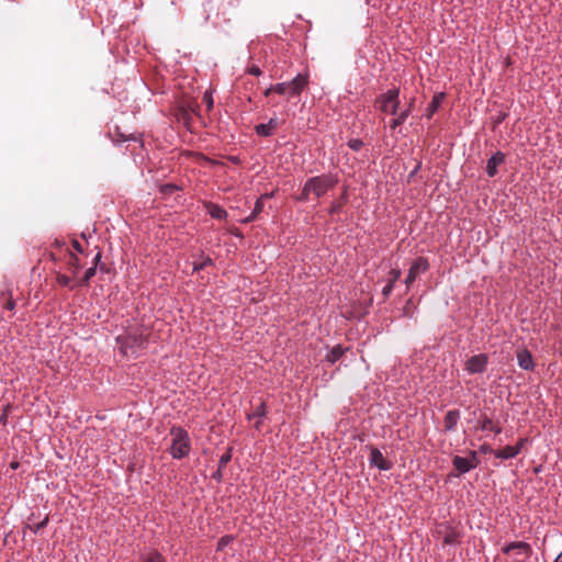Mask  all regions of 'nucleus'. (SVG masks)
Segmentation results:
<instances>
[{"instance_id":"obj_1","label":"nucleus","mask_w":562,"mask_h":562,"mask_svg":"<svg viewBox=\"0 0 562 562\" xmlns=\"http://www.w3.org/2000/svg\"><path fill=\"white\" fill-rule=\"evenodd\" d=\"M149 331L143 325H130L124 334L116 337L120 352L125 357H137L147 347Z\"/></svg>"},{"instance_id":"obj_2","label":"nucleus","mask_w":562,"mask_h":562,"mask_svg":"<svg viewBox=\"0 0 562 562\" xmlns=\"http://www.w3.org/2000/svg\"><path fill=\"white\" fill-rule=\"evenodd\" d=\"M338 183V179L331 175H321L308 178L302 189L301 194L296 198L300 202H307L311 195L316 199L324 196Z\"/></svg>"},{"instance_id":"obj_3","label":"nucleus","mask_w":562,"mask_h":562,"mask_svg":"<svg viewBox=\"0 0 562 562\" xmlns=\"http://www.w3.org/2000/svg\"><path fill=\"white\" fill-rule=\"evenodd\" d=\"M239 5V0H206L204 10L210 13L214 12L216 16H221L224 22H229Z\"/></svg>"},{"instance_id":"obj_4","label":"nucleus","mask_w":562,"mask_h":562,"mask_svg":"<svg viewBox=\"0 0 562 562\" xmlns=\"http://www.w3.org/2000/svg\"><path fill=\"white\" fill-rule=\"evenodd\" d=\"M172 443L170 446V454L175 459H182L190 452V438L188 432L181 427H172Z\"/></svg>"},{"instance_id":"obj_5","label":"nucleus","mask_w":562,"mask_h":562,"mask_svg":"<svg viewBox=\"0 0 562 562\" xmlns=\"http://www.w3.org/2000/svg\"><path fill=\"white\" fill-rule=\"evenodd\" d=\"M400 89L392 88L376 97L374 101L375 108L385 114H397L400 108Z\"/></svg>"},{"instance_id":"obj_6","label":"nucleus","mask_w":562,"mask_h":562,"mask_svg":"<svg viewBox=\"0 0 562 562\" xmlns=\"http://www.w3.org/2000/svg\"><path fill=\"white\" fill-rule=\"evenodd\" d=\"M308 85V77L299 74L295 78L288 82L273 85L274 92L278 94H288L289 97L300 95Z\"/></svg>"},{"instance_id":"obj_7","label":"nucleus","mask_w":562,"mask_h":562,"mask_svg":"<svg viewBox=\"0 0 562 562\" xmlns=\"http://www.w3.org/2000/svg\"><path fill=\"white\" fill-rule=\"evenodd\" d=\"M198 109L199 105L195 102H189L180 105L175 112L176 120L178 123L190 130L192 124V114H198Z\"/></svg>"},{"instance_id":"obj_8","label":"nucleus","mask_w":562,"mask_h":562,"mask_svg":"<svg viewBox=\"0 0 562 562\" xmlns=\"http://www.w3.org/2000/svg\"><path fill=\"white\" fill-rule=\"evenodd\" d=\"M429 262L428 259L425 257H418L413 262L408 270L407 277L405 279L406 289L408 290L409 286L414 283V281L417 279L419 273H424L428 270Z\"/></svg>"},{"instance_id":"obj_9","label":"nucleus","mask_w":562,"mask_h":562,"mask_svg":"<svg viewBox=\"0 0 562 562\" xmlns=\"http://www.w3.org/2000/svg\"><path fill=\"white\" fill-rule=\"evenodd\" d=\"M488 358L485 353L472 356L465 362V370L470 374L483 373L486 370Z\"/></svg>"},{"instance_id":"obj_10","label":"nucleus","mask_w":562,"mask_h":562,"mask_svg":"<svg viewBox=\"0 0 562 562\" xmlns=\"http://www.w3.org/2000/svg\"><path fill=\"white\" fill-rule=\"evenodd\" d=\"M369 462H370L371 467H375L381 471H387L392 468V463L390 461H387L383 457L382 452L375 447L370 448Z\"/></svg>"},{"instance_id":"obj_11","label":"nucleus","mask_w":562,"mask_h":562,"mask_svg":"<svg viewBox=\"0 0 562 562\" xmlns=\"http://www.w3.org/2000/svg\"><path fill=\"white\" fill-rule=\"evenodd\" d=\"M502 551L508 554L512 551H517V554H521L525 559H529L532 554V549L529 543L525 541H514L505 546Z\"/></svg>"},{"instance_id":"obj_12","label":"nucleus","mask_w":562,"mask_h":562,"mask_svg":"<svg viewBox=\"0 0 562 562\" xmlns=\"http://www.w3.org/2000/svg\"><path fill=\"white\" fill-rule=\"evenodd\" d=\"M280 122L278 117H271L268 123L258 124L255 126V132L258 136L269 137L274 134V131L279 127Z\"/></svg>"},{"instance_id":"obj_13","label":"nucleus","mask_w":562,"mask_h":562,"mask_svg":"<svg viewBox=\"0 0 562 562\" xmlns=\"http://www.w3.org/2000/svg\"><path fill=\"white\" fill-rule=\"evenodd\" d=\"M505 162V154L502 151H496L492 157L487 160L486 164V173L488 177L493 178L497 175V167Z\"/></svg>"},{"instance_id":"obj_14","label":"nucleus","mask_w":562,"mask_h":562,"mask_svg":"<svg viewBox=\"0 0 562 562\" xmlns=\"http://www.w3.org/2000/svg\"><path fill=\"white\" fill-rule=\"evenodd\" d=\"M517 361L518 366L526 371H532L535 369L532 355L527 349H521L517 352Z\"/></svg>"},{"instance_id":"obj_15","label":"nucleus","mask_w":562,"mask_h":562,"mask_svg":"<svg viewBox=\"0 0 562 562\" xmlns=\"http://www.w3.org/2000/svg\"><path fill=\"white\" fill-rule=\"evenodd\" d=\"M414 99L411 100V102L408 103L407 108L405 110H403L402 112L395 114L396 117H394L393 120L390 121V128L391 130H396L398 126H401L402 124L405 123V121L407 120V117L409 116V114L412 113L413 111V108H414Z\"/></svg>"},{"instance_id":"obj_16","label":"nucleus","mask_w":562,"mask_h":562,"mask_svg":"<svg viewBox=\"0 0 562 562\" xmlns=\"http://www.w3.org/2000/svg\"><path fill=\"white\" fill-rule=\"evenodd\" d=\"M460 419V411L459 409H450L447 412L445 419H443V427L445 431L451 432L454 431L457 428V425Z\"/></svg>"},{"instance_id":"obj_17","label":"nucleus","mask_w":562,"mask_h":562,"mask_svg":"<svg viewBox=\"0 0 562 562\" xmlns=\"http://www.w3.org/2000/svg\"><path fill=\"white\" fill-rule=\"evenodd\" d=\"M273 192L265 193L260 195V198L256 201L255 207L250 215L244 220L245 223H250L257 218V216L263 211V201L271 199L273 196Z\"/></svg>"},{"instance_id":"obj_18","label":"nucleus","mask_w":562,"mask_h":562,"mask_svg":"<svg viewBox=\"0 0 562 562\" xmlns=\"http://www.w3.org/2000/svg\"><path fill=\"white\" fill-rule=\"evenodd\" d=\"M401 278V270L400 269H392L390 272H389V277H387V283L385 284V286L382 289V294L384 296V299H387L390 296V294L392 293L393 291V288H394V284L395 282Z\"/></svg>"},{"instance_id":"obj_19","label":"nucleus","mask_w":562,"mask_h":562,"mask_svg":"<svg viewBox=\"0 0 562 562\" xmlns=\"http://www.w3.org/2000/svg\"><path fill=\"white\" fill-rule=\"evenodd\" d=\"M205 209L212 218L223 221L226 220L228 216L225 209L213 202H206Z\"/></svg>"},{"instance_id":"obj_20","label":"nucleus","mask_w":562,"mask_h":562,"mask_svg":"<svg viewBox=\"0 0 562 562\" xmlns=\"http://www.w3.org/2000/svg\"><path fill=\"white\" fill-rule=\"evenodd\" d=\"M452 465L458 471V474H464L473 470V464H471L469 460L460 456L453 457Z\"/></svg>"},{"instance_id":"obj_21","label":"nucleus","mask_w":562,"mask_h":562,"mask_svg":"<svg viewBox=\"0 0 562 562\" xmlns=\"http://www.w3.org/2000/svg\"><path fill=\"white\" fill-rule=\"evenodd\" d=\"M445 97H446V94L443 92H440V93H437L434 95L431 102L428 104V106L426 109V116L428 119H431L432 115L438 111Z\"/></svg>"},{"instance_id":"obj_22","label":"nucleus","mask_w":562,"mask_h":562,"mask_svg":"<svg viewBox=\"0 0 562 562\" xmlns=\"http://www.w3.org/2000/svg\"><path fill=\"white\" fill-rule=\"evenodd\" d=\"M479 428L481 430H492L495 432V435H499L502 432V427L497 424H495L491 418L487 416H483L479 422Z\"/></svg>"},{"instance_id":"obj_23","label":"nucleus","mask_w":562,"mask_h":562,"mask_svg":"<svg viewBox=\"0 0 562 562\" xmlns=\"http://www.w3.org/2000/svg\"><path fill=\"white\" fill-rule=\"evenodd\" d=\"M15 302L12 299V294L9 291L1 292L0 294V308L12 311L14 310Z\"/></svg>"},{"instance_id":"obj_24","label":"nucleus","mask_w":562,"mask_h":562,"mask_svg":"<svg viewBox=\"0 0 562 562\" xmlns=\"http://www.w3.org/2000/svg\"><path fill=\"white\" fill-rule=\"evenodd\" d=\"M517 450L518 449H514L512 446H506L502 449L495 450L494 454L498 459L507 460L515 458L517 456Z\"/></svg>"},{"instance_id":"obj_25","label":"nucleus","mask_w":562,"mask_h":562,"mask_svg":"<svg viewBox=\"0 0 562 562\" xmlns=\"http://www.w3.org/2000/svg\"><path fill=\"white\" fill-rule=\"evenodd\" d=\"M346 350L347 349H344L340 345H337L326 355V360L330 363H335L342 357Z\"/></svg>"},{"instance_id":"obj_26","label":"nucleus","mask_w":562,"mask_h":562,"mask_svg":"<svg viewBox=\"0 0 562 562\" xmlns=\"http://www.w3.org/2000/svg\"><path fill=\"white\" fill-rule=\"evenodd\" d=\"M66 251L69 257V260H68L69 269L72 271V273H77L81 268L79 258L77 256H75L71 251H69L68 249H66Z\"/></svg>"},{"instance_id":"obj_27","label":"nucleus","mask_w":562,"mask_h":562,"mask_svg":"<svg viewBox=\"0 0 562 562\" xmlns=\"http://www.w3.org/2000/svg\"><path fill=\"white\" fill-rule=\"evenodd\" d=\"M459 532L454 529H450L443 537L445 544H454L459 540Z\"/></svg>"},{"instance_id":"obj_28","label":"nucleus","mask_w":562,"mask_h":562,"mask_svg":"<svg viewBox=\"0 0 562 562\" xmlns=\"http://www.w3.org/2000/svg\"><path fill=\"white\" fill-rule=\"evenodd\" d=\"M95 272H97L95 267H90L89 269H87L82 279L79 281L78 285H88L91 278H93L95 276Z\"/></svg>"},{"instance_id":"obj_29","label":"nucleus","mask_w":562,"mask_h":562,"mask_svg":"<svg viewBox=\"0 0 562 562\" xmlns=\"http://www.w3.org/2000/svg\"><path fill=\"white\" fill-rule=\"evenodd\" d=\"M179 190V187L173 183H166L160 187V192L164 195H171Z\"/></svg>"},{"instance_id":"obj_30","label":"nucleus","mask_w":562,"mask_h":562,"mask_svg":"<svg viewBox=\"0 0 562 562\" xmlns=\"http://www.w3.org/2000/svg\"><path fill=\"white\" fill-rule=\"evenodd\" d=\"M143 562H166V560L158 551H151L146 558H144Z\"/></svg>"},{"instance_id":"obj_31","label":"nucleus","mask_w":562,"mask_h":562,"mask_svg":"<svg viewBox=\"0 0 562 562\" xmlns=\"http://www.w3.org/2000/svg\"><path fill=\"white\" fill-rule=\"evenodd\" d=\"M232 460V448H228L225 453H223L218 461L220 468H225L227 463Z\"/></svg>"},{"instance_id":"obj_32","label":"nucleus","mask_w":562,"mask_h":562,"mask_svg":"<svg viewBox=\"0 0 562 562\" xmlns=\"http://www.w3.org/2000/svg\"><path fill=\"white\" fill-rule=\"evenodd\" d=\"M347 145L350 149L359 151L363 146V142L359 138H352L348 140Z\"/></svg>"},{"instance_id":"obj_33","label":"nucleus","mask_w":562,"mask_h":562,"mask_svg":"<svg viewBox=\"0 0 562 562\" xmlns=\"http://www.w3.org/2000/svg\"><path fill=\"white\" fill-rule=\"evenodd\" d=\"M266 414H267L266 405H265V403H261V404H259V405L255 408V411H254L252 415H251V416H249V418H251V417H259V418H262L263 416H266Z\"/></svg>"},{"instance_id":"obj_34","label":"nucleus","mask_w":562,"mask_h":562,"mask_svg":"<svg viewBox=\"0 0 562 562\" xmlns=\"http://www.w3.org/2000/svg\"><path fill=\"white\" fill-rule=\"evenodd\" d=\"M213 263V260L210 257H205L201 262L194 263L193 270L200 271L203 270L205 267L211 266Z\"/></svg>"},{"instance_id":"obj_35","label":"nucleus","mask_w":562,"mask_h":562,"mask_svg":"<svg viewBox=\"0 0 562 562\" xmlns=\"http://www.w3.org/2000/svg\"><path fill=\"white\" fill-rule=\"evenodd\" d=\"M234 540L233 536H224L217 542V550L222 551L226 546H228Z\"/></svg>"},{"instance_id":"obj_36","label":"nucleus","mask_w":562,"mask_h":562,"mask_svg":"<svg viewBox=\"0 0 562 562\" xmlns=\"http://www.w3.org/2000/svg\"><path fill=\"white\" fill-rule=\"evenodd\" d=\"M48 524V517H45L42 521H40L38 524L34 525V526H30V529L34 532V533H38L42 529H44Z\"/></svg>"},{"instance_id":"obj_37","label":"nucleus","mask_w":562,"mask_h":562,"mask_svg":"<svg viewBox=\"0 0 562 562\" xmlns=\"http://www.w3.org/2000/svg\"><path fill=\"white\" fill-rule=\"evenodd\" d=\"M465 459L469 460L471 464H473V469H475L480 463V460L477 459V453L476 451L473 450L469 451V457Z\"/></svg>"},{"instance_id":"obj_38","label":"nucleus","mask_w":562,"mask_h":562,"mask_svg":"<svg viewBox=\"0 0 562 562\" xmlns=\"http://www.w3.org/2000/svg\"><path fill=\"white\" fill-rule=\"evenodd\" d=\"M57 282L63 286H70V278L66 274H58Z\"/></svg>"},{"instance_id":"obj_39","label":"nucleus","mask_w":562,"mask_h":562,"mask_svg":"<svg viewBox=\"0 0 562 562\" xmlns=\"http://www.w3.org/2000/svg\"><path fill=\"white\" fill-rule=\"evenodd\" d=\"M341 207H342V203H340V202H333L330 207H329V210H328V212H329L330 215H334L336 213H339Z\"/></svg>"},{"instance_id":"obj_40","label":"nucleus","mask_w":562,"mask_h":562,"mask_svg":"<svg viewBox=\"0 0 562 562\" xmlns=\"http://www.w3.org/2000/svg\"><path fill=\"white\" fill-rule=\"evenodd\" d=\"M527 442H528V438H520L518 440V442L515 446H512V447L514 449H518L517 450V454H519Z\"/></svg>"},{"instance_id":"obj_41","label":"nucleus","mask_w":562,"mask_h":562,"mask_svg":"<svg viewBox=\"0 0 562 562\" xmlns=\"http://www.w3.org/2000/svg\"><path fill=\"white\" fill-rule=\"evenodd\" d=\"M247 72L252 76H260L261 69L257 65H251L247 68Z\"/></svg>"},{"instance_id":"obj_42","label":"nucleus","mask_w":562,"mask_h":562,"mask_svg":"<svg viewBox=\"0 0 562 562\" xmlns=\"http://www.w3.org/2000/svg\"><path fill=\"white\" fill-rule=\"evenodd\" d=\"M203 102L206 104L209 110L213 108V98L209 92L204 93Z\"/></svg>"},{"instance_id":"obj_43","label":"nucleus","mask_w":562,"mask_h":562,"mask_svg":"<svg viewBox=\"0 0 562 562\" xmlns=\"http://www.w3.org/2000/svg\"><path fill=\"white\" fill-rule=\"evenodd\" d=\"M224 468H220L212 474V479H214L216 482H221L223 479V470Z\"/></svg>"},{"instance_id":"obj_44","label":"nucleus","mask_w":562,"mask_h":562,"mask_svg":"<svg viewBox=\"0 0 562 562\" xmlns=\"http://www.w3.org/2000/svg\"><path fill=\"white\" fill-rule=\"evenodd\" d=\"M480 451L483 452V453H490V452H493L494 453V450L492 449V447L487 443H484L480 447Z\"/></svg>"},{"instance_id":"obj_45","label":"nucleus","mask_w":562,"mask_h":562,"mask_svg":"<svg viewBox=\"0 0 562 562\" xmlns=\"http://www.w3.org/2000/svg\"><path fill=\"white\" fill-rule=\"evenodd\" d=\"M116 134H117V136H119V138H117V140H119V142H126V140H128V139H135L134 137H132V136H126V135H124V134L120 133L119 131H116Z\"/></svg>"},{"instance_id":"obj_46","label":"nucleus","mask_w":562,"mask_h":562,"mask_svg":"<svg viewBox=\"0 0 562 562\" xmlns=\"http://www.w3.org/2000/svg\"><path fill=\"white\" fill-rule=\"evenodd\" d=\"M101 251H98L97 255L94 256L93 258V266L92 267H95L98 269L99 265H100V261H101Z\"/></svg>"},{"instance_id":"obj_47","label":"nucleus","mask_w":562,"mask_h":562,"mask_svg":"<svg viewBox=\"0 0 562 562\" xmlns=\"http://www.w3.org/2000/svg\"><path fill=\"white\" fill-rule=\"evenodd\" d=\"M72 246H74L76 251L83 252V248H82L81 244L78 240H74L72 241Z\"/></svg>"},{"instance_id":"obj_48","label":"nucleus","mask_w":562,"mask_h":562,"mask_svg":"<svg viewBox=\"0 0 562 562\" xmlns=\"http://www.w3.org/2000/svg\"><path fill=\"white\" fill-rule=\"evenodd\" d=\"M272 92H274L273 86H270L268 89L265 90L263 94L265 97H269Z\"/></svg>"},{"instance_id":"obj_49","label":"nucleus","mask_w":562,"mask_h":562,"mask_svg":"<svg viewBox=\"0 0 562 562\" xmlns=\"http://www.w3.org/2000/svg\"><path fill=\"white\" fill-rule=\"evenodd\" d=\"M554 562H562V552L557 557Z\"/></svg>"},{"instance_id":"obj_50","label":"nucleus","mask_w":562,"mask_h":562,"mask_svg":"<svg viewBox=\"0 0 562 562\" xmlns=\"http://www.w3.org/2000/svg\"><path fill=\"white\" fill-rule=\"evenodd\" d=\"M99 269H100L101 271H105V265H104V263L99 265Z\"/></svg>"},{"instance_id":"obj_51","label":"nucleus","mask_w":562,"mask_h":562,"mask_svg":"<svg viewBox=\"0 0 562 562\" xmlns=\"http://www.w3.org/2000/svg\"><path fill=\"white\" fill-rule=\"evenodd\" d=\"M55 244H56V246H58V247H61V246H64V245H65V243H60V241H58V240H56V243H55Z\"/></svg>"},{"instance_id":"obj_52","label":"nucleus","mask_w":562,"mask_h":562,"mask_svg":"<svg viewBox=\"0 0 562 562\" xmlns=\"http://www.w3.org/2000/svg\"><path fill=\"white\" fill-rule=\"evenodd\" d=\"M260 424H261V423H260V420H258V422L255 424V427H256L257 429H259V428H260Z\"/></svg>"},{"instance_id":"obj_53","label":"nucleus","mask_w":562,"mask_h":562,"mask_svg":"<svg viewBox=\"0 0 562 562\" xmlns=\"http://www.w3.org/2000/svg\"><path fill=\"white\" fill-rule=\"evenodd\" d=\"M5 419H7L5 415H3V416L1 417V422L4 424V423H5Z\"/></svg>"},{"instance_id":"obj_54","label":"nucleus","mask_w":562,"mask_h":562,"mask_svg":"<svg viewBox=\"0 0 562 562\" xmlns=\"http://www.w3.org/2000/svg\"><path fill=\"white\" fill-rule=\"evenodd\" d=\"M409 304H411V301H407V302H406L407 308H411V305H409Z\"/></svg>"},{"instance_id":"obj_55","label":"nucleus","mask_w":562,"mask_h":562,"mask_svg":"<svg viewBox=\"0 0 562 562\" xmlns=\"http://www.w3.org/2000/svg\"><path fill=\"white\" fill-rule=\"evenodd\" d=\"M409 304H411V301H407V302H406L407 308H411V305H409Z\"/></svg>"},{"instance_id":"obj_56","label":"nucleus","mask_w":562,"mask_h":562,"mask_svg":"<svg viewBox=\"0 0 562 562\" xmlns=\"http://www.w3.org/2000/svg\"><path fill=\"white\" fill-rule=\"evenodd\" d=\"M409 304H411V301H407V302H406L407 308H411V305H409Z\"/></svg>"}]
</instances>
